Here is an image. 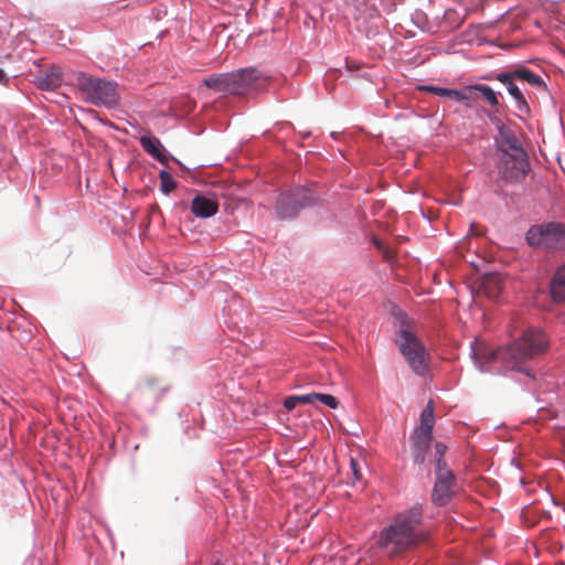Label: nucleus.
Here are the masks:
<instances>
[{"label":"nucleus","instance_id":"nucleus-1","mask_svg":"<svg viewBox=\"0 0 565 565\" xmlns=\"http://www.w3.org/2000/svg\"><path fill=\"white\" fill-rule=\"evenodd\" d=\"M424 525V507L415 502L397 512L380 532L379 545L399 553L419 545L427 536Z\"/></svg>","mask_w":565,"mask_h":565},{"label":"nucleus","instance_id":"nucleus-2","mask_svg":"<svg viewBox=\"0 0 565 565\" xmlns=\"http://www.w3.org/2000/svg\"><path fill=\"white\" fill-rule=\"evenodd\" d=\"M548 347L550 341L545 332L541 329H531L523 333L519 340L502 347L500 360L508 370L519 372L535 381V373L525 366V363L537 355L544 354Z\"/></svg>","mask_w":565,"mask_h":565},{"label":"nucleus","instance_id":"nucleus-3","mask_svg":"<svg viewBox=\"0 0 565 565\" xmlns=\"http://www.w3.org/2000/svg\"><path fill=\"white\" fill-rule=\"evenodd\" d=\"M268 83L267 76L255 66L241 67L228 73H213L202 79V84L216 93L244 95L263 89Z\"/></svg>","mask_w":565,"mask_h":565},{"label":"nucleus","instance_id":"nucleus-4","mask_svg":"<svg viewBox=\"0 0 565 565\" xmlns=\"http://www.w3.org/2000/svg\"><path fill=\"white\" fill-rule=\"evenodd\" d=\"M84 97V100L93 106L115 109L120 103L118 83L114 79H106L90 75L84 71H76L75 77L71 79Z\"/></svg>","mask_w":565,"mask_h":565},{"label":"nucleus","instance_id":"nucleus-5","mask_svg":"<svg viewBox=\"0 0 565 565\" xmlns=\"http://www.w3.org/2000/svg\"><path fill=\"white\" fill-rule=\"evenodd\" d=\"M320 194L315 183L292 185L282 190L275 203L277 218L280 221H294L306 209L319 206Z\"/></svg>","mask_w":565,"mask_h":565},{"label":"nucleus","instance_id":"nucleus-6","mask_svg":"<svg viewBox=\"0 0 565 565\" xmlns=\"http://www.w3.org/2000/svg\"><path fill=\"white\" fill-rule=\"evenodd\" d=\"M525 242L533 249L547 253L565 252V223L544 221L533 224L525 232Z\"/></svg>","mask_w":565,"mask_h":565},{"label":"nucleus","instance_id":"nucleus-7","mask_svg":"<svg viewBox=\"0 0 565 565\" xmlns=\"http://www.w3.org/2000/svg\"><path fill=\"white\" fill-rule=\"evenodd\" d=\"M394 342L413 373L425 377L430 370V353L417 331L402 330L401 335L395 337Z\"/></svg>","mask_w":565,"mask_h":565},{"label":"nucleus","instance_id":"nucleus-8","mask_svg":"<svg viewBox=\"0 0 565 565\" xmlns=\"http://www.w3.org/2000/svg\"><path fill=\"white\" fill-rule=\"evenodd\" d=\"M518 151L498 150L497 169L501 180L516 184L522 182L531 172L532 166L526 148H518Z\"/></svg>","mask_w":565,"mask_h":565},{"label":"nucleus","instance_id":"nucleus-9","mask_svg":"<svg viewBox=\"0 0 565 565\" xmlns=\"http://www.w3.org/2000/svg\"><path fill=\"white\" fill-rule=\"evenodd\" d=\"M77 70H66L60 65L53 64L41 70L32 79L34 86L42 92H55L61 86L73 87L74 83L71 81L75 77Z\"/></svg>","mask_w":565,"mask_h":565},{"label":"nucleus","instance_id":"nucleus-10","mask_svg":"<svg viewBox=\"0 0 565 565\" xmlns=\"http://www.w3.org/2000/svg\"><path fill=\"white\" fill-rule=\"evenodd\" d=\"M430 502L436 508L447 507L457 494L458 477L454 470L434 472Z\"/></svg>","mask_w":565,"mask_h":565},{"label":"nucleus","instance_id":"nucleus-11","mask_svg":"<svg viewBox=\"0 0 565 565\" xmlns=\"http://www.w3.org/2000/svg\"><path fill=\"white\" fill-rule=\"evenodd\" d=\"M315 402H320L331 409H338L340 406V401L338 397L322 392L289 395L284 399L282 405L287 411L290 412L300 404L309 405Z\"/></svg>","mask_w":565,"mask_h":565},{"label":"nucleus","instance_id":"nucleus-12","mask_svg":"<svg viewBox=\"0 0 565 565\" xmlns=\"http://www.w3.org/2000/svg\"><path fill=\"white\" fill-rule=\"evenodd\" d=\"M190 211L196 218H210L218 211L217 198L211 192L198 191L191 200Z\"/></svg>","mask_w":565,"mask_h":565},{"label":"nucleus","instance_id":"nucleus-13","mask_svg":"<svg viewBox=\"0 0 565 565\" xmlns=\"http://www.w3.org/2000/svg\"><path fill=\"white\" fill-rule=\"evenodd\" d=\"M547 296L554 305L565 303V260L553 269L547 282Z\"/></svg>","mask_w":565,"mask_h":565},{"label":"nucleus","instance_id":"nucleus-14","mask_svg":"<svg viewBox=\"0 0 565 565\" xmlns=\"http://www.w3.org/2000/svg\"><path fill=\"white\" fill-rule=\"evenodd\" d=\"M467 89L471 95V100L480 97L483 102L489 104L491 108L497 109V111H501L503 106L500 103V97H502V93L500 90H494L491 86L482 83H473L467 85Z\"/></svg>","mask_w":565,"mask_h":565},{"label":"nucleus","instance_id":"nucleus-15","mask_svg":"<svg viewBox=\"0 0 565 565\" xmlns=\"http://www.w3.org/2000/svg\"><path fill=\"white\" fill-rule=\"evenodd\" d=\"M358 29L359 32L363 33L367 40L373 41L374 44L380 45L383 49L387 45L390 49H393V45L388 43L392 38L391 34L382 30L376 22L364 21Z\"/></svg>","mask_w":565,"mask_h":565},{"label":"nucleus","instance_id":"nucleus-16","mask_svg":"<svg viewBox=\"0 0 565 565\" xmlns=\"http://www.w3.org/2000/svg\"><path fill=\"white\" fill-rule=\"evenodd\" d=\"M493 146L495 151L507 149L518 151V148H525L522 140L510 126L507 127L503 132L497 134L493 138Z\"/></svg>","mask_w":565,"mask_h":565},{"label":"nucleus","instance_id":"nucleus-17","mask_svg":"<svg viewBox=\"0 0 565 565\" xmlns=\"http://www.w3.org/2000/svg\"><path fill=\"white\" fill-rule=\"evenodd\" d=\"M507 90L509 93V95L513 98L514 103H515V108L518 110V113L515 114V116L522 120V121H525V118L526 117H530L531 114H532V110H531V107H530V104L526 99V96L525 94L523 93V90L516 85L515 81H513L510 85H508L507 87Z\"/></svg>","mask_w":565,"mask_h":565},{"label":"nucleus","instance_id":"nucleus-18","mask_svg":"<svg viewBox=\"0 0 565 565\" xmlns=\"http://www.w3.org/2000/svg\"><path fill=\"white\" fill-rule=\"evenodd\" d=\"M514 77L515 81L527 83L530 86L536 88L537 90H547V84L543 77L522 64L514 66Z\"/></svg>","mask_w":565,"mask_h":565},{"label":"nucleus","instance_id":"nucleus-19","mask_svg":"<svg viewBox=\"0 0 565 565\" xmlns=\"http://www.w3.org/2000/svg\"><path fill=\"white\" fill-rule=\"evenodd\" d=\"M388 313L392 318H394L395 323L398 326L395 337L401 335V331H414L415 330V321L414 319L403 310L397 303L391 302Z\"/></svg>","mask_w":565,"mask_h":565},{"label":"nucleus","instance_id":"nucleus-20","mask_svg":"<svg viewBox=\"0 0 565 565\" xmlns=\"http://www.w3.org/2000/svg\"><path fill=\"white\" fill-rule=\"evenodd\" d=\"M436 424L434 401L429 399L419 414V423L414 426L415 429L434 433Z\"/></svg>","mask_w":565,"mask_h":565},{"label":"nucleus","instance_id":"nucleus-21","mask_svg":"<svg viewBox=\"0 0 565 565\" xmlns=\"http://www.w3.org/2000/svg\"><path fill=\"white\" fill-rule=\"evenodd\" d=\"M434 444V433L412 429L409 434L411 449H431Z\"/></svg>","mask_w":565,"mask_h":565},{"label":"nucleus","instance_id":"nucleus-22","mask_svg":"<svg viewBox=\"0 0 565 565\" xmlns=\"http://www.w3.org/2000/svg\"><path fill=\"white\" fill-rule=\"evenodd\" d=\"M139 143L154 160H161V158H159V151L163 149V143L158 137L150 132L143 134L139 137Z\"/></svg>","mask_w":565,"mask_h":565},{"label":"nucleus","instance_id":"nucleus-23","mask_svg":"<svg viewBox=\"0 0 565 565\" xmlns=\"http://www.w3.org/2000/svg\"><path fill=\"white\" fill-rule=\"evenodd\" d=\"M448 446L441 441H435L434 444V472H441L451 470L446 460V454Z\"/></svg>","mask_w":565,"mask_h":565},{"label":"nucleus","instance_id":"nucleus-24","mask_svg":"<svg viewBox=\"0 0 565 565\" xmlns=\"http://www.w3.org/2000/svg\"><path fill=\"white\" fill-rule=\"evenodd\" d=\"M296 129L290 121H278L275 124L273 130L266 131V135L273 136V140L278 145H284L285 137H288L289 134H295Z\"/></svg>","mask_w":565,"mask_h":565},{"label":"nucleus","instance_id":"nucleus-25","mask_svg":"<svg viewBox=\"0 0 565 565\" xmlns=\"http://www.w3.org/2000/svg\"><path fill=\"white\" fill-rule=\"evenodd\" d=\"M455 103L463 105L467 109H471L473 107V103L471 100V95L467 89V85L463 88H449L448 97Z\"/></svg>","mask_w":565,"mask_h":565},{"label":"nucleus","instance_id":"nucleus-26","mask_svg":"<svg viewBox=\"0 0 565 565\" xmlns=\"http://www.w3.org/2000/svg\"><path fill=\"white\" fill-rule=\"evenodd\" d=\"M159 178H160V191L164 195H168L179 184L178 181L171 174V172H169L164 168L160 169Z\"/></svg>","mask_w":565,"mask_h":565},{"label":"nucleus","instance_id":"nucleus-27","mask_svg":"<svg viewBox=\"0 0 565 565\" xmlns=\"http://www.w3.org/2000/svg\"><path fill=\"white\" fill-rule=\"evenodd\" d=\"M470 359L475 365V367L481 372V373H488L490 372V369L488 366V361H483L482 358L479 355L476 341L470 342Z\"/></svg>","mask_w":565,"mask_h":565},{"label":"nucleus","instance_id":"nucleus-28","mask_svg":"<svg viewBox=\"0 0 565 565\" xmlns=\"http://www.w3.org/2000/svg\"><path fill=\"white\" fill-rule=\"evenodd\" d=\"M482 113L488 118V120L495 127L497 132H503V130L509 127L508 124L503 122L502 119L498 116L500 111H497V109H487L482 107Z\"/></svg>","mask_w":565,"mask_h":565},{"label":"nucleus","instance_id":"nucleus-29","mask_svg":"<svg viewBox=\"0 0 565 565\" xmlns=\"http://www.w3.org/2000/svg\"><path fill=\"white\" fill-rule=\"evenodd\" d=\"M445 22L451 30H457L461 26L465 17H459L456 10L448 9L444 13Z\"/></svg>","mask_w":565,"mask_h":565},{"label":"nucleus","instance_id":"nucleus-30","mask_svg":"<svg viewBox=\"0 0 565 565\" xmlns=\"http://www.w3.org/2000/svg\"><path fill=\"white\" fill-rule=\"evenodd\" d=\"M412 450V460L413 465L418 467L419 469L424 468L427 462V456L430 449H411Z\"/></svg>","mask_w":565,"mask_h":565},{"label":"nucleus","instance_id":"nucleus-31","mask_svg":"<svg viewBox=\"0 0 565 565\" xmlns=\"http://www.w3.org/2000/svg\"><path fill=\"white\" fill-rule=\"evenodd\" d=\"M419 88L422 92L429 93V94L436 95L438 97L447 98L450 87L438 86V85H434V84H425V85H422Z\"/></svg>","mask_w":565,"mask_h":565},{"label":"nucleus","instance_id":"nucleus-32","mask_svg":"<svg viewBox=\"0 0 565 565\" xmlns=\"http://www.w3.org/2000/svg\"><path fill=\"white\" fill-rule=\"evenodd\" d=\"M494 81L500 82L502 85H504L507 87L513 81H515L514 67H512L510 70H504V71L495 72Z\"/></svg>","mask_w":565,"mask_h":565},{"label":"nucleus","instance_id":"nucleus-33","mask_svg":"<svg viewBox=\"0 0 565 565\" xmlns=\"http://www.w3.org/2000/svg\"><path fill=\"white\" fill-rule=\"evenodd\" d=\"M94 120L98 121L99 124L109 127L111 129L118 130V127L113 121L108 120L107 118L102 117L96 110L94 109H86L85 110Z\"/></svg>","mask_w":565,"mask_h":565},{"label":"nucleus","instance_id":"nucleus-34","mask_svg":"<svg viewBox=\"0 0 565 565\" xmlns=\"http://www.w3.org/2000/svg\"><path fill=\"white\" fill-rule=\"evenodd\" d=\"M347 71L358 77H363L364 74L360 73L362 67L355 62H350L348 58L345 60Z\"/></svg>","mask_w":565,"mask_h":565},{"label":"nucleus","instance_id":"nucleus-35","mask_svg":"<svg viewBox=\"0 0 565 565\" xmlns=\"http://www.w3.org/2000/svg\"><path fill=\"white\" fill-rule=\"evenodd\" d=\"M350 468L355 481H360L362 479V472L360 468V463L356 459L350 458Z\"/></svg>","mask_w":565,"mask_h":565},{"label":"nucleus","instance_id":"nucleus-36","mask_svg":"<svg viewBox=\"0 0 565 565\" xmlns=\"http://www.w3.org/2000/svg\"><path fill=\"white\" fill-rule=\"evenodd\" d=\"M159 158H161V160L157 161L162 164H166L169 160L173 161V158L175 157L163 146V149H160L159 151Z\"/></svg>","mask_w":565,"mask_h":565},{"label":"nucleus","instance_id":"nucleus-37","mask_svg":"<svg viewBox=\"0 0 565 565\" xmlns=\"http://www.w3.org/2000/svg\"><path fill=\"white\" fill-rule=\"evenodd\" d=\"M238 207V203L236 202H226L224 204V213L226 214H233L235 210Z\"/></svg>","mask_w":565,"mask_h":565},{"label":"nucleus","instance_id":"nucleus-38","mask_svg":"<svg viewBox=\"0 0 565 565\" xmlns=\"http://www.w3.org/2000/svg\"><path fill=\"white\" fill-rule=\"evenodd\" d=\"M173 162L177 163L179 166V168L182 170V171H185V172H190L192 170H195L198 168V166H194L192 168L190 167H186L182 161H180L178 158H173Z\"/></svg>","mask_w":565,"mask_h":565},{"label":"nucleus","instance_id":"nucleus-39","mask_svg":"<svg viewBox=\"0 0 565 565\" xmlns=\"http://www.w3.org/2000/svg\"><path fill=\"white\" fill-rule=\"evenodd\" d=\"M10 82V77L7 75L3 68H0V85L7 86Z\"/></svg>","mask_w":565,"mask_h":565},{"label":"nucleus","instance_id":"nucleus-40","mask_svg":"<svg viewBox=\"0 0 565 565\" xmlns=\"http://www.w3.org/2000/svg\"><path fill=\"white\" fill-rule=\"evenodd\" d=\"M494 74L495 72L486 73L480 76V79L482 81H494Z\"/></svg>","mask_w":565,"mask_h":565},{"label":"nucleus","instance_id":"nucleus-41","mask_svg":"<svg viewBox=\"0 0 565 565\" xmlns=\"http://www.w3.org/2000/svg\"><path fill=\"white\" fill-rule=\"evenodd\" d=\"M298 135L301 140H305V139L311 137L312 131L311 130L299 131Z\"/></svg>","mask_w":565,"mask_h":565},{"label":"nucleus","instance_id":"nucleus-42","mask_svg":"<svg viewBox=\"0 0 565 565\" xmlns=\"http://www.w3.org/2000/svg\"><path fill=\"white\" fill-rule=\"evenodd\" d=\"M169 391V386L162 387L161 391L156 396V401L158 402L160 398L163 397V395Z\"/></svg>","mask_w":565,"mask_h":565},{"label":"nucleus","instance_id":"nucleus-43","mask_svg":"<svg viewBox=\"0 0 565 565\" xmlns=\"http://www.w3.org/2000/svg\"><path fill=\"white\" fill-rule=\"evenodd\" d=\"M330 137H331L334 141H339V140H340V137H341V132H339V131H331V132H330Z\"/></svg>","mask_w":565,"mask_h":565},{"label":"nucleus","instance_id":"nucleus-44","mask_svg":"<svg viewBox=\"0 0 565 565\" xmlns=\"http://www.w3.org/2000/svg\"><path fill=\"white\" fill-rule=\"evenodd\" d=\"M146 384H147V386L152 387L157 384V380L154 377H148L146 380Z\"/></svg>","mask_w":565,"mask_h":565},{"label":"nucleus","instance_id":"nucleus-45","mask_svg":"<svg viewBox=\"0 0 565 565\" xmlns=\"http://www.w3.org/2000/svg\"><path fill=\"white\" fill-rule=\"evenodd\" d=\"M186 415H188V414H186L184 411H181V412L179 413V416H180V417H182V416H186Z\"/></svg>","mask_w":565,"mask_h":565},{"label":"nucleus","instance_id":"nucleus-46","mask_svg":"<svg viewBox=\"0 0 565 565\" xmlns=\"http://www.w3.org/2000/svg\"><path fill=\"white\" fill-rule=\"evenodd\" d=\"M213 565H224V563H222L221 561H216V562H214Z\"/></svg>","mask_w":565,"mask_h":565}]
</instances>
